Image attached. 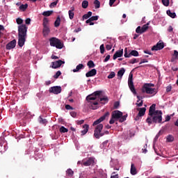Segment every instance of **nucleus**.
<instances>
[{"label":"nucleus","instance_id":"nucleus-41","mask_svg":"<svg viewBox=\"0 0 178 178\" xmlns=\"http://www.w3.org/2000/svg\"><path fill=\"white\" fill-rule=\"evenodd\" d=\"M58 2H59V0H56V1L52 2L49 6L50 8H55V6L58 5Z\"/></svg>","mask_w":178,"mask_h":178},{"label":"nucleus","instance_id":"nucleus-25","mask_svg":"<svg viewBox=\"0 0 178 178\" xmlns=\"http://www.w3.org/2000/svg\"><path fill=\"white\" fill-rule=\"evenodd\" d=\"M92 16V13L91 11L88 12L87 14H85L82 17V20H86Z\"/></svg>","mask_w":178,"mask_h":178},{"label":"nucleus","instance_id":"nucleus-40","mask_svg":"<svg viewBox=\"0 0 178 178\" xmlns=\"http://www.w3.org/2000/svg\"><path fill=\"white\" fill-rule=\"evenodd\" d=\"M142 29H141V26H138L136 29V33H137V34H143L144 33L143 32H142Z\"/></svg>","mask_w":178,"mask_h":178},{"label":"nucleus","instance_id":"nucleus-2","mask_svg":"<svg viewBox=\"0 0 178 178\" xmlns=\"http://www.w3.org/2000/svg\"><path fill=\"white\" fill-rule=\"evenodd\" d=\"M109 116V112H106L103 116L97 120L93 122L92 126H97L95 129L94 136L95 138L99 139L100 137H103L105 134H109V131H106L102 132V129H104V125L102 124H99L102 122H104L106 118Z\"/></svg>","mask_w":178,"mask_h":178},{"label":"nucleus","instance_id":"nucleus-16","mask_svg":"<svg viewBox=\"0 0 178 178\" xmlns=\"http://www.w3.org/2000/svg\"><path fill=\"white\" fill-rule=\"evenodd\" d=\"M26 38L24 37H18V45L22 48L26 42Z\"/></svg>","mask_w":178,"mask_h":178},{"label":"nucleus","instance_id":"nucleus-49","mask_svg":"<svg viewBox=\"0 0 178 178\" xmlns=\"http://www.w3.org/2000/svg\"><path fill=\"white\" fill-rule=\"evenodd\" d=\"M86 23L87 24H90V26H94V22H92V21H91L90 18H89L88 19L86 20Z\"/></svg>","mask_w":178,"mask_h":178},{"label":"nucleus","instance_id":"nucleus-3","mask_svg":"<svg viewBox=\"0 0 178 178\" xmlns=\"http://www.w3.org/2000/svg\"><path fill=\"white\" fill-rule=\"evenodd\" d=\"M162 111H160L156 114L147 116V118L146 119V123H147L149 126H151V124L153 123H162Z\"/></svg>","mask_w":178,"mask_h":178},{"label":"nucleus","instance_id":"nucleus-50","mask_svg":"<svg viewBox=\"0 0 178 178\" xmlns=\"http://www.w3.org/2000/svg\"><path fill=\"white\" fill-rule=\"evenodd\" d=\"M162 3L164 6H168L169 5V0H162Z\"/></svg>","mask_w":178,"mask_h":178},{"label":"nucleus","instance_id":"nucleus-31","mask_svg":"<svg viewBox=\"0 0 178 178\" xmlns=\"http://www.w3.org/2000/svg\"><path fill=\"white\" fill-rule=\"evenodd\" d=\"M27 8H29V4H27V3L22 4L19 6V10L24 12V11H26V9H27Z\"/></svg>","mask_w":178,"mask_h":178},{"label":"nucleus","instance_id":"nucleus-58","mask_svg":"<svg viewBox=\"0 0 178 178\" xmlns=\"http://www.w3.org/2000/svg\"><path fill=\"white\" fill-rule=\"evenodd\" d=\"M126 120V118L122 115L121 118H119V122L120 123H123Z\"/></svg>","mask_w":178,"mask_h":178},{"label":"nucleus","instance_id":"nucleus-51","mask_svg":"<svg viewBox=\"0 0 178 178\" xmlns=\"http://www.w3.org/2000/svg\"><path fill=\"white\" fill-rule=\"evenodd\" d=\"M120 105V103L119 102H115L114 103V109H118Z\"/></svg>","mask_w":178,"mask_h":178},{"label":"nucleus","instance_id":"nucleus-10","mask_svg":"<svg viewBox=\"0 0 178 178\" xmlns=\"http://www.w3.org/2000/svg\"><path fill=\"white\" fill-rule=\"evenodd\" d=\"M155 106H156V104H153L149 107L148 116H152V115H155L156 113H159V112H161V111L159 110H155Z\"/></svg>","mask_w":178,"mask_h":178},{"label":"nucleus","instance_id":"nucleus-45","mask_svg":"<svg viewBox=\"0 0 178 178\" xmlns=\"http://www.w3.org/2000/svg\"><path fill=\"white\" fill-rule=\"evenodd\" d=\"M65 109H67V111H73V109H74V108L72 106H70L69 104H66Z\"/></svg>","mask_w":178,"mask_h":178},{"label":"nucleus","instance_id":"nucleus-17","mask_svg":"<svg viewBox=\"0 0 178 178\" xmlns=\"http://www.w3.org/2000/svg\"><path fill=\"white\" fill-rule=\"evenodd\" d=\"M97 74V70L96 69H92L90 71H88L86 74V77H93V76H95Z\"/></svg>","mask_w":178,"mask_h":178},{"label":"nucleus","instance_id":"nucleus-8","mask_svg":"<svg viewBox=\"0 0 178 178\" xmlns=\"http://www.w3.org/2000/svg\"><path fill=\"white\" fill-rule=\"evenodd\" d=\"M111 116L113 117V119H115V120H118L123 116V113L118 110L114 111L112 112Z\"/></svg>","mask_w":178,"mask_h":178},{"label":"nucleus","instance_id":"nucleus-37","mask_svg":"<svg viewBox=\"0 0 178 178\" xmlns=\"http://www.w3.org/2000/svg\"><path fill=\"white\" fill-rule=\"evenodd\" d=\"M52 13H54V11H44L42 13V15L43 16H46V17H48V16H51V15H52Z\"/></svg>","mask_w":178,"mask_h":178},{"label":"nucleus","instance_id":"nucleus-5","mask_svg":"<svg viewBox=\"0 0 178 178\" xmlns=\"http://www.w3.org/2000/svg\"><path fill=\"white\" fill-rule=\"evenodd\" d=\"M27 26L26 24H22L18 26V37L27 38Z\"/></svg>","mask_w":178,"mask_h":178},{"label":"nucleus","instance_id":"nucleus-20","mask_svg":"<svg viewBox=\"0 0 178 178\" xmlns=\"http://www.w3.org/2000/svg\"><path fill=\"white\" fill-rule=\"evenodd\" d=\"M43 35L46 37V35H48L49 33H51V29H49V26H43Z\"/></svg>","mask_w":178,"mask_h":178},{"label":"nucleus","instance_id":"nucleus-14","mask_svg":"<svg viewBox=\"0 0 178 178\" xmlns=\"http://www.w3.org/2000/svg\"><path fill=\"white\" fill-rule=\"evenodd\" d=\"M145 90L146 94H151V95H155V94L158 92V91H156V89L149 88L148 86H145Z\"/></svg>","mask_w":178,"mask_h":178},{"label":"nucleus","instance_id":"nucleus-19","mask_svg":"<svg viewBox=\"0 0 178 178\" xmlns=\"http://www.w3.org/2000/svg\"><path fill=\"white\" fill-rule=\"evenodd\" d=\"M130 172H131V175H132V176L137 175V168H136V166L134 165V163H131V165Z\"/></svg>","mask_w":178,"mask_h":178},{"label":"nucleus","instance_id":"nucleus-34","mask_svg":"<svg viewBox=\"0 0 178 178\" xmlns=\"http://www.w3.org/2000/svg\"><path fill=\"white\" fill-rule=\"evenodd\" d=\"M94 5H95V9H99V8L101 7V2H99V1L98 0H95Z\"/></svg>","mask_w":178,"mask_h":178},{"label":"nucleus","instance_id":"nucleus-26","mask_svg":"<svg viewBox=\"0 0 178 178\" xmlns=\"http://www.w3.org/2000/svg\"><path fill=\"white\" fill-rule=\"evenodd\" d=\"M166 13L168 16H170V17H172V19H175V17H176V13H172L170 10H168L166 11Z\"/></svg>","mask_w":178,"mask_h":178},{"label":"nucleus","instance_id":"nucleus-23","mask_svg":"<svg viewBox=\"0 0 178 178\" xmlns=\"http://www.w3.org/2000/svg\"><path fill=\"white\" fill-rule=\"evenodd\" d=\"M139 54L137 50H131L129 53V58H131V56H138Z\"/></svg>","mask_w":178,"mask_h":178},{"label":"nucleus","instance_id":"nucleus-11","mask_svg":"<svg viewBox=\"0 0 178 178\" xmlns=\"http://www.w3.org/2000/svg\"><path fill=\"white\" fill-rule=\"evenodd\" d=\"M63 63H65V61H63L62 60H58L57 61L52 62L51 67H52V69H58V67H60V66H62V65H63Z\"/></svg>","mask_w":178,"mask_h":178},{"label":"nucleus","instance_id":"nucleus-43","mask_svg":"<svg viewBox=\"0 0 178 178\" xmlns=\"http://www.w3.org/2000/svg\"><path fill=\"white\" fill-rule=\"evenodd\" d=\"M115 76H116V74H115V72H111L107 77L108 79H113Z\"/></svg>","mask_w":178,"mask_h":178},{"label":"nucleus","instance_id":"nucleus-39","mask_svg":"<svg viewBox=\"0 0 178 178\" xmlns=\"http://www.w3.org/2000/svg\"><path fill=\"white\" fill-rule=\"evenodd\" d=\"M67 131H69V129H67V128H65V127L62 126L60 128V133H67Z\"/></svg>","mask_w":178,"mask_h":178},{"label":"nucleus","instance_id":"nucleus-61","mask_svg":"<svg viewBox=\"0 0 178 178\" xmlns=\"http://www.w3.org/2000/svg\"><path fill=\"white\" fill-rule=\"evenodd\" d=\"M115 2H116V0H109V6L111 7L113 6V3H115Z\"/></svg>","mask_w":178,"mask_h":178},{"label":"nucleus","instance_id":"nucleus-24","mask_svg":"<svg viewBox=\"0 0 178 178\" xmlns=\"http://www.w3.org/2000/svg\"><path fill=\"white\" fill-rule=\"evenodd\" d=\"M68 15L70 20H73V19H74V8H72V10L68 11Z\"/></svg>","mask_w":178,"mask_h":178},{"label":"nucleus","instance_id":"nucleus-46","mask_svg":"<svg viewBox=\"0 0 178 178\" xmlns=\"http://www.w3.org/2000/svg\"><path fill=\"white\" fill-rule=\"evenodd\" d=\"M111 178H119V175L116 174V172H113Z\"/></svg>","mask_w":178,"mask_h":178},{"label":"nucleus","instance_id":"nucleus-4","mask_svg":"<svg viewBox=\"0 0 178 178\" xmlns=\"http://www.w3.org/2000/svg\"><path fill=\"white\" fill-rule=\"evenodd\" d=\"M49 41L51 47H56L57 49H62V48H63V43H62V41L55 37L51 38Z\"/></svg>","mask_w":178,"mask_h":178},{"label":"nucleus","instance_id":"nucleus-44","mask_svg":"<svg viewBox=\"0 0 178 178\" xmlns=\"http://www.w3.org/2000/svg\"><path fill=\"white\" fill-rule=\"evenodd\" d=\"M60 74H62V72H60V71H58L56 74H54V79H58L59 76H60Z\"/></svg>","mask_w":178,"mask_h":178},{"label":"nucleus","instance_id":"nucleus-55","mask_svg":"<svg viewBox=\"0 0 178 178\" xmlns=\"http://www.w3.org/2000/svg\"><path fill=\"white\" fill-rule=\"evenodd\" d=\"M142 151H143V154H147V144H145V145L143 146V148L142 149Z\"/></svg>","mask_w":178,"mask_h":178},{"label":"nucleus","instance_id":"nucleus-28","mask_svg":"<svg viewBox=\"0 0 178 178\" xmlns=\"http://www.w3.org/2000/svg\"><path fill=\"white\" fill-rule=\"evenodd\" d=\"M60 26V17L58 16L56 21L54 22V26L59 27Z\"/></svg>","mask_w":178,"mask_h":178},{"label":"nucleus","instance_id":"nucleus-1","mask_svg":"<svg viewBox=\"0 0 178 178\" xmlns=\"http://www.w3.org/2000/svg\"><path fill=\"white\" fill-rule=\"evenodd\" d=\"M102 94V91L97 90L94 92L93 93L88 95L86 97V101L88 103V106L90 109H92L93 111H95V109H98V102H101V104H106L109 101V99H108V97H100L101 95ZM97 98H99V99H97ZM95 101V102H92Z\"/></svg>","mask_w":178,"mask_h":178},{"label":"nucleus","instance_id":"nucleus-12","mask_svg":"<svg viewBox=\"0 0 178 178\" xmlns=\"http://www.w3.org/2000/svg\"><path fill=\"white\" fill-rule=\"evenodd\" d=\"M163 48H165L163 42H158L156 45L152 47V51H161V49H163Z\"/></svg>","mask_w":178,"mask_h":178},{"label":"nucleus","instance_id":"nucleus-13","mask_svg":"<svg viewBox=\"0 0 178 178\" xmlns=\"http://www.w3.org/2000/svg\"><path fill=\"white\" fill-rule=\"evenodd\" d=\"M16 47V40H13L6 45V49L8 50L13 49Z\"/></svg>","mask_w":178,"mask_h":178},{"label":"nucleus","instance_id":"nucleus-53","mask_svg":"<svg viewBox=\"0 0 178 178\" xmlns=\"http://www.w3.org/2000/svg\"><path fill=\"white\" fill-rule=\"evenodd\" d=\"M98 17H99L98 15H96V16L91 17L90 19L91 22H94L95 20H98Z\"/></svg>","mask_w":178,"mask_h":178},{"label":"nucleus","instance_id":"nucleus-57","mask_svg":"<svg viewBox=\"0 0 178 178\" xmlns=\"http://www.w3.org/2000/svg\"><path fill=\"white\" fill-rule=\"evenodd\" d=\"M126 120V118L122 115L121 118H119V122L120 123H123Z\"/></svg>","mask_w":178,"mask_h":178},{"label":"nucleus","instance_id":"nucleus-30","mask_svg":"<svg viewBox=\"0 0 178 178\" xmlns=\"http://www.w3.org/2000/svg\"><path fill=\"white\" fill-rule=\"evenodd\" d=\"M167 143H173L175 141V138L172 135H168L166 137Z\"/></svg>","mask_w":178,"mask_h":178},{"label":"nucleus","instance_id":"nucleus-7","mask_svg":"<svg viewBox=\"0 0 178 178\" xmlns=\"http://www.w3.org/2000/svg\"><path fill=\"white\" fill-rule=\"evenodd\" d=\"M95 164V158L89 157L83 159V166H94Z\"/></svg>","mask_w":178,"mask_h":178},{"label":"nucleus","instance_id":"nucleus-60","mask_svg":"<svg viewBox=\"0 0 178 178\" xmlns=\"http://www.w3.org/2000/svg\"><path fill=\"white\" fill-rule=\"evenodd\" d=\"M115 120H116L115 118H113V117L111 116V118L109 121L110 124H113V123H115Z\"/></svg>","mask_w":178,"mask_h":178},{"label":"nucleus","instance_id":"nucleus-42","mask_svg":"<svg viewBox=\"0 0 178 178\" xmlns=\"http://www.w3.org/2000/svg\"><path fill=\"white\" fill-rule=\"evenodd\" d=\"M129 63L134 65V63H138V61L137 60V58H133L129 61Z\"/></svg>","mask_w":178,"mask_h":178},{"label":"nucleus","instance_id":"nucleus-38","mask_svg":"<svg viewBox=\"0 0 178 178\" xmlns=\"http://www.w3.org/2000/svg\"><path fill=\"white\" fill-rule=\"evenodd\" d=\"M67 175L69 176L70 177H72V176H73V175H74V172L72 171V169H68L66 171Z\"/></svg>","mask_w":178,"mask_h":178},{"label":"nucleus","instance_id":"nucleus-6","mask_svg":"<svg viewBox=\"0 0 178 178\" xmlns=\"http://www.w3.org/2000/svg\"><path fill=\"white\" fill-rule=\"evenodd\" d=\"M128 86L129 89L131 90V92L133 94L136 95L137 94V92L136 91V88L134 87V83L133 82V74L130 73L128 79Z\"/></svg>","mask_w":178,"mask_h":178},{"label":"nucleus","instance_id":"nucleus-35","mask_svg":"<svg viewBox=\"0 0 178 178\" xmlns=\"http://www.w3.org/2000/svg\"><path fill=\"white\" fill-rule=\"evenodd\" d=\"M39 123H40V124H46L47 123H48V121H47V119H44L41 117L39 118Z\"/></svg>","mask_w":178,"mask_h":178},{"label":"nucleus","instance_id":"nucleus-33","mask_svg":"<svg viewBox=\"0 0 178 178\" xmlns=\"http://www.w3.org/2000/svg\"><path fill=\"white\" fill-rule=\"evenodd\" d=\"M49 20H48V18L47 17H44L43 19V27H49V26L48 25L49 24Z\"/></svg>","mask_w":178,"mask_h":178},{"label":"nucleus","instance_id":"nucleus-54","mask_svg":"<svg viewBox=\"0 0 178 178\" xmlns=\"http://www.w3.org/2000/svg\"><path fill=\"white\" fill-rule=\"evenodd\" d=\"M173 56H174L175 59H178V52H177V50H175L174 51Z\"/></svg>","mask_w":178,"mask_h":178},{"label":"nucleus","instance_id":"nucleus-47","mask_svg":"<svg viewBox=\"0 0 178 178\" xmlns=\"http://www.w3.org/2000/svg\"><path fill=\"white\" fill-rule=\"evenodd\" d=\"M105 52V47L104 46V44L100 45V53L104 54Z\"/></svg>","mask_w":178,"mask_h":178},{"label":"nucleus","instance_id":"nucleus-52","mask_svg":"<svg viewBox=\"0 0 178 178\" xmlns=\"http://www.w3.org/2000/svg\"><path fill=\"white\" fill-rule=\"evenodd\" d=\"M16 22L17 24H23V20L22 18H17Z\"/></svg>","mask_w":178,"mask_h":178},{"label":"nucleus","instance_id":"nucleus-15","mask_svg":"<svg viewBox=\"0 0 178 178\" xmlns=\"http://www.w3.org/2000/svg\"><path fill=\"white\" fill-rule=\"evenodd\" d=\"M122 56H123V49H121L120 50L117 51L114 54L113 56V59L115 60V59H118V58H122Z\"/></svg>","mask_w":178,"mask_h":178},{"label":"nucleus","instance_id":"nucleus-63","mask_svg":"<svg viewBox=\"0 0 178 178\" xmlns=\"http://www.w3.org/2000/svg\"><path fill=\"white\" fill-rule=\"evenodd\" d=\"M167 92H170L172 91V86H168L166 88Z\"/></svg>","mask_w":178,"mask_h":178},{"label":"nucleus","instance_id":"nucleus-9","mask_svg":"<svg viewBox=\"0 0 178 178\" xmlns=\"http://www.w3.org/2000/svg\"><path fill=\"white\" fill-rule=\"evenodd\" d=\"M49 92L53 94H60L62 92V88L60 86H54L49 88Z\"/></svg>","mask_w":178,"mask_h":178},{"label":"nucleus","instance_id":"nucleus-48","mask_svg":"<svg viewBox=\"0 0 178 178\" xmlns=\"http://www.w3.org/2000/svg\"><path fill=\"white\" fill-rule=\"evenodd\" d=\"M140 101H138V99L137 100V102L136 103V105L137 106H142L143 104H144V101L143 100H141L140 103H138Z\"/></svg>","mask_w":178,"mask_h":178},{"label":"nucleus","instance_id":"nucleus-56","mask_svg":"<svg viewBox=\"0 0 178 178\" xmlns=\"http://www.w3.org/2000/svg\"><path fill=\"white\" fill-rule=\"evenodd\" d=\"M124 58H129V53H127V47L124 49Z\"/></svg>","mask_w":178,"mask_h":178},{"label":"nucleus","instance_id":"nucleus-29","mask_svg":"<svg viewBox=\"0 0 178 178\" xmlns=\"http://www.w3.org/2000/svg\"><path fill=\"white\" fill-rule=\"evenodd\" d=\"M149 26V22H147L146 24H144L141 28L142 29V33H145V31H147V30H148Z\"/></svg>","mask_w":178,"mask_h":178},{"label":"nucleus","instance_id":"nucleus-32","mask_svg":"<svg viewBox=\"0 0 178 178\" xmlns=\"http://www.w3.org/2000/svg\"><path fill=\"white\" fill-rule=\"evenodd\" d=\"M87 65L88 66L89 69H92V67H95V64L92 60H89L87 63Z\"/></svg>","mask_w":178,"mask_h":178},{"label":"nucleus","instance_id":"nucleus-36","mask_svg":"<svg viewBox=\"0 0 178 178\" xmlns=\"http://www.w3.org/2000/svg\"><path fill=\"white\" fill-rule=\"evenodd\" d=\"M82 8H83V9H87V8H88V1L84 0V1L82 2Z\"/></svg>","mask_w":178,"mask_h":178},{"label":"nucleus","instance_id":"nucleus-59","mask_svg":"<svg viewBox=\"0 0 178 178\" xmlns=\"http://www.w3.org/2000/svg\"><path fill=\"white\" fill-rule=\"evenodd\" d=\"M106 49H107V51H111L112 49V44H106Z\"/></svg>","mask_w":178,"mask_h":178},{"label":"nucleus","instance_id":"nucleus-64","mask_svg":"<svg viewBox=\"0 0 178 178\" xmlns=\"http://www.w3.org/2000/svg\"><path fill=\"white\" fill-rule=\"evenodd\" d=\"M25 23H26V24H30V23H31V19L27 18V19L25 20Z\"/></svg>","mask_w":178,"mask_h":178},{"label":"nucleus","instance_id":"nucleus-21","mask_svg":"<svg viewBox=\"0 0 178 178\" xmlns=\"http://www.w3.org/2000/svg\"><path fill=\"white\" fill-rule=\"evenodd\" d=\"M89 127L88 124H86L83 126V130L81 131V136H86L87 134Z\"/></svg>","mask_w":178,"mask_h":178},{"label":"nucleus","instance_id":"nucleus-62","mask_svg":"<svg viewBox=\"0 0 178 178\" xmlns=\"http://www.w3.org/2000/svg\"><path fill=\"white\" fill-rule=\"evenodd\" d=\"M70 115L72 118H76V116H77V113L74 111L70 112Z\"/></svg>","mask_w":178,"mask_h":178},{"label":"nucleus","instance_id":"nucleus-18","mask_svg":"<svg viewBox=\"0 0 178 178\" xmlns=\"http://www.w3.org/2000/svg\"><path fill=\"white\" fill-rule=\"evenodd\" d=\"M137 111H138V116H144V115H145V111H147V108H145V107H143V108H138Z\"/></svg>","mask_w":178,"mask_h":178},{"label":"nucleus","instance_id":"nucleus-27","mask_svg":"<svg viewBox=\"0 0 178 178\" xmlns=\"http://www.w3.org/2000/svg\"><path fill=\"white\" fill-rule=\"evenodd\" d=\"M124 72H126V70H124V68L120 69V70L118 72V77H120V79H122V77H123V74H124Z\"/></svg>","mask_w":178,"mask_h":178},{"label":"nucleus","instance_id":"nucleus-22","mask_svg":"<svg viewBox=\"0 0 178 178\" xmlns=\"http://www.w3.org/2000/svg\"><path fill=\"white\" fill-rule=\"evenodd\" d=\"M84 69V65L79 64L75 69L73 70L74 73H77V72H80L81 70Z\"/></svg>","mask_w":178,"mask_h":178}]
</instances>
